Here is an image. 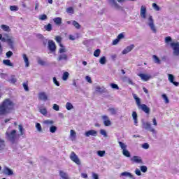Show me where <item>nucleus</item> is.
I'll return each instance as SVG.
<instances>
[{"mask_svg":"<svg viewBox=\"0 0 179 179\" xmlns=\"http://www.w3.org/2000/svg\"><path fill=\"white\" fill-rule=\"evenodd\" d=\"M140 16L143 20H145L146 24L149 26L150 29L152 30L153 33H156L157 29L156 27H155V22L153 21V17L146 13V6H141L140 9Z\"/></svg>","mask_w":179,"mask_h":179,"instance_id":"f257e3e1","label":"nucleus"},{"mask_svg":"<svg viewBox=\"0 0 179 179\" xmlns=\"http://www.w3.org/2000/svg\"><path fill=\"white\" fill-rule=\"evenodd\" d=\"M15 110V102L10 99H6L0 104V115H5Z\"/></svg>","mask_w":179,"mask_h":179,"instance_id":"f03ea898","label":"nucleus"},{"mask_svg":"<svg viewBox=\"0 0 179 179\" xmlns=\"http://www.w3.org/2000/svg\"><path fill=\"white\" fill-rule=\"evenodd\" d=\"M6 138L8 141L11 142V143H17V136L16 135V130L13 129L10 131L8 129L6 132Z\"/></svg>","mask_w":179,"mask_h":179,"instance_id":"7ed1b4c3","label":"nucleus"},{"mask_svg":"<svg viewBox=\"0 0 179 179\" xmlns=\"http://www.w3.org/2000/svg\"><path fill=\"white\" fill-rule=\"evenodd\" d=\"M120 148L122 150V155H124L126 157H131V153L128 150H127V145L123 142L118 141Z\"/></svg>","mask_w":179,"mask_h":179,"instance_id":"20e7f679","label":"nucleus"},{"mask_svg":"<svg viewBox=\"0 0 179 179\" xmlns=\"http://www.w3.org/2000/svg\"><path fill=\"white\" fill-rule=\"evenodd\" d=\"M171 47L173 50V55H175L176 57H178V55H179V42L171 43Z\"/></svg>","mask_w":179,"mask_h":179,"instance_id":"39448f33","label":"nucleus"},{"mask_svg":"<svg viewBox=\"0 0 179 179\" xmlns=\"http://www.w3.org/2000/svg\"><path fill=\"white\" fill-rule=\"evenodd\" d=\"M117 1L120 3H122V2H125V0H109L110 3L112 5L113 8L115 9H121V6L117 3Z\"/></svg>","mask_w":179,"mask_h":179,"instance_id":"423d86ee","label":"nucleus"},{"mask_svg":"<svg viewBox=\"0 0 179 179\" xmlns=\"http://www.w3.org/2000/svg\"><path fill=\"white\" fill-rule=\"evenodd\" d=\"M38 99L41 101H48V95H47L45 92H41L38 94Z\"/></svg>","mask_w":179,"mask_h":179,"instance_id":"0eeeda50","label":"nucleus"},{"mask_svg":"<svg viewBox=\"0 0 179 179\" xmlns=\"http://www.w3.org/2000/svg\"><path fill=\"white\" fill-rule=\"evenodd\" d=\"M143 128H144V129H147V131H150V132H152V134L156 133L155 129L152 127V125L148 122H143Z\"/></svg>","mask_w":179,"mask_h":179,"instance_id":"6e6552de","label":"nucleus"},{"mask_svg":"<svg viewBox=\"0 0 179 179\" xmlns=\"http://www.w3.org/2000/svg\"><path fill=\"white\" fill-rule=\"evenodd\" d=\"M70 159H71V160H72V162L76 163V164H78V166H80V159H79V157H78V155H76L74 152H72L71 153Z\"/></svg>","mask_w":179,"mask_h":179,"instance_id":"1a4fd4ad","label":"nucleus"},{"mask_svg":"<svg viewBox=\"0 0 179 179\" xmlns=\"http://www.w3.org/2000/svg\"><path fill=\"white\" fill-rule=\"evenodd\" d=\"M101 118L103 121V125L105 127H110L111 125V120H110V118L107 115H102Z\"/></svg>","mask_w":179,"mask_h":179,"instance_id":"9d476101","label":"nucleus"},{"mask_svg":"<svg viewBox=\"0 0 179 179\" xmlns=\"http://www.w3.org/2000/svg\"><path fill=\"white\" fill-rule=\"evenodd\" d=\"M85 136H87V138H89V136H97V131L91 129L86 131L85 133Z\"/></svg>","mask_w":179,"mask_h":179,"instance_id":"9b49d317","label":"nucleus"},{"mask_svg":"<svg viewBox=\"0 0 179 179\" xmlns=\"http://www.w3.org/2000/svg\"><path fill=\"white\" fill-rule=\"evenodd\" d=\"M139 78H141V80H143V82H148L149 79H150L151 76L149 74H145V73H140L138 75Z\"/></svg>","mask_w":179,"mask_h":179,"instance_id":"f8f14e48","label":"nucleus"},{"mask_svg":"<svg viewBox=\"0 0 179 179\" xmlns=\"http://www.w3.org/2000/svg\"><path fill=\"white\" fill-rule=\"evenodd\" d=\"M3 173L6 176H13V171L8 166H5L3 169Z\"/></svg>","mask_w":179,"mask_h":179,"instance_id":"ddd939ff","label":"nucleus"},{"mask_svg":"<svg viewBox=\"0 0 179 179\" xmlns=\"http://www.w3.org/2000/svg\"><path fill=\"white\" fill-rule=\"evenodd\" d=\"M168 80H169L171 83H173L174 86H178L179 85L178 82L174 81V76L173 74H168Z\"/></svg>","mask_w":179,"mask_h":179,"instance_id":"4468645a","label":"nucleus"},{"mask_svg":"<svg viewBox=\"0 0 179 179\" xmlns=\"http://www.w3.org/2000/svg\"><path fill=\"white\" fill-rule=\"evenodd\" d=\"M48 48L52 52L55 51V49H56L55 43L54 41L50 40L48 41Z\"/></svg>","mask_w":179,"mask_h":179,"instance_id":"2eb2a0df","label":"nucleus"},{"mask_svg":"<svg viewBox=\"0 0 179 179\" xmlns=\"http://www.w3.org/2000/svg\"><path fill=\"white\" fill-rule=\"evenodd\" d=\"M120 177H128L129 178H131V179H136L135 176H134V175H132V173H131L129 172H127V171L122 173L120 174Z\"/></svg>","mask_w":179,"mask_h":179,"instance_id":"dca6fc26","label":"nucleus"},{"mask_svg":"<svg viewBox=\"0 0 179 179\" xmlns=\"http://www.w3.org/2000/svg\"><path fill=\"white\" fill-rule=\"evenodd\" d=\"M138 108H141V110H142V111H144L145 114H149V113H150V108H149V107H148V106H146L145 104H141V106Z\"/></svg>","mask_w":179,"mask_h":179,"instance_id":"f3484780","label":"nucleus"},{"mask_svg":"<svg viewBox=\"0 0 179 179\" xmlns=\"http://www.w3.org/2000/svg\"><path fill=\"white\" fill-rule=\"evenodd\" d=\"M135 45H130L129 46H127L122 52V54H128V52H131L132 50H134Z\"/></svg>","mask_w":179,"mask_h":179,"instance_id":"a211bd4d","label":"nucleus"},{"mask_svg":"<svg viewBox=\"0 0 179 179\" xmlns=\"http://www.w3.org/2000/svg\"><path fill=\"white\" fill-rule=\"evenodd\" d=\"M57 61H68V55L64 53L59 55Z\"/></svg>","mask_w":179,"mask_h":179,"instance_id":"6ab92c4d","label":"nucleus"},{"mask_svg":"<svg viewBox=\"0 0 179 179\" xmlns=\"http://www.w3.org/2000/svg\"><path fill=\"white\" fill-rule=\"evenodd\" d=\"M59 174L61 178H62V179H69V176H68V173H66L64 171H59Z\"/></svg>","mask_w":179,"mask_h":179,"instance_id":"aec40b11","label":"nucleus"},{"mask_svg":"<svg viewBox=\"0 0 179 179\" xmlns=\"http://www.w3.org/2000/svg\"><path fill=\"white\" fill-rule=\"evenodd\" d=\"M106 88L104 87L96 86L95 87V92L97 93H104L106 91Z\"/></svg>","mask_w":179,"mask_h":179,"instance_id":"412c9836","label":"nucleus"},{"mask_svg":"<svg viewBox=\"0 0 179 179\" xmlns=\"http://www.w3.org/2000/svg\"><path fill=\"white\" fill-rule=\"evenodd\" d=\"M38 110L41 114H42L43 115H47V113H48L47 108L43 107V106H38Z\"/></svg>","mask_w":179,"mask_h":179,"instance_id":"4be33fe9","label":"nucleus"},{"mask_svg":"<svg viewBox=\"0 0 179 179\" xmlns=\"http://www.w3.org/2000/svg\"><path fill=\"white\" fill-rule=\"evenodd\" d=\"M22 58L24 59V62L25 63V66L27 68H29L30 63L29 62V57H27V55H26V54H24L22 55Z\"/></svg>","mask_w":179,"mask_h":179,"instance_id":"5701e85b","label":"nucleus"},{"mask_svg":"<svg viewBox=\"0 0 179 179\" xmlns=\"http://www.w3.org/2000/svg\"><path fill=\"white\" fill-rule=\"evenodd\" d=\"M53 22L57 24V26H59L62 24V18L57 17L53 19Z\"/></svg>","mask_w":179,"mask_h":179,"instance_id":"b1692460","label":"nucleus"},{"mask_svg":"<svg viewBox=\"0 0 179 179\" xmlns=\"http://www.w3.org/2000/svg\"><path fill=\"white\" fill-rule=\"evenodd\" d=\"M131 162H134V163H142V159L138 156H134L131 158Z\"/></svg>","mask_w":179,"mask_h":179,"instance_id":"393cba45","label":"nucleus"},{"mask_svg":"<svg viewBox=\"0 0 179 179\" xmlns=\"http://www.w3.org/2000/svg\"><path fill=\"white\" fill-rule=\"evenodd\" d=\"M1 29L3 31H6L7 33H9L10 31V28L9 27V26H8L6 24H1Z\"/></svg>","mask_w":179,"mask_h":179,"instance_id":"a878e982","label":"nucleus"},{"mask_svg":"<svg viewBox=\"0 0 179 179\" xmlns=\"http://www.w3.org/2000/svg\"><path fill=\"white\" fill-rule=\"evenodd\" d=\"M36 61L39 65H41V66H44V65H45V62L41 57H37Z\"/></svg>","mask_w":179,"mask_h":179,"instance_id":"bb28decb","label":"nucleus"},{"mask_svg":"<svg viewBox=\"0 0 179 179\" xmlns=\"http://www.w3.org/2000/svg\"><path fill=\"white\" fill-rule=\"evenodd\" d=\"M3 64H4V65H6L7 66H13V64H12L10 62V60L9 59H4L3 61Z\"/></svg>","mask_w":179,"mask_h":179,"instance_id":"cd10ccee","label":"nucleus"},{"mask_svg":"<svg viewBox=\"0 0 179 179\" xmlns=\"http://www.w3.org/2000/svg\"><path fill=\"white\" fill-rule=\"evenodd\" d=\"M5 140L0 139V150H3L5 149Z\"/></svg>","mask_w":179,"mask_h":179,"instance_id":"c85d7f7f","label":"nucleus"},{"mask_svg":"<svg viewBox=\"0 0 179 179\" xmlns=\"http://www.w3.org/2000/svg\"><path fill=\"white\" fill-rule=\"evenodd\" d=\"M66 12H67L69 15H73V13H75V10H73V7L67 8Z\"/></svg>","mask_w":179,"mask_h":179,"instance_id":"c756f323","label":"nucleus"},{"mask_svg":"<svg viewBox=\"0 0 179 179\" xmlns=\"http://www.w3.org/2000/svg\"><path fill=\"white\" fill-rule=\"evenodd\" d=\"M106 62H107V59H106V57L103 56V57L100 58L99 63L101 65H106Z\"/></svg>","mask_w":179,"mask_h":179,"instance_id":"7c9ffc66","label":"nucleus"},{"mask_svg":"<svg viewBox=\"0 0 179 179\" xmlns=\"http://www.w3.org/2000/svg\"><path fill=\"white\" fill-rule=\"evenodd\" d=\"M162 98L164 101L165 104H169V103H170V100H169V97H167L166 94H162Z\"/></svg>","mask_w":179,"mask_h":179,"instance_id":"2f4dec72","label":"nucleus"},{"mask_svg":"<svg viewBox=\"0 0 179 179\" xmlns=\"http://www.w3.org/2000/svg\"><path fill=\"white\" fill-rule=\"evenodd\" d=\"M66 110H71L73 108V105H72L70 102H67L66 103Z\"/></svg>","mask_w":179,"mask_h":179,"instance_id":"473e14b6","label":"nucleus"},{"mask_svg":"<svg viewBox=\"0 0 179 179\" xmlns=\"http://www.w3.org/2000/svg\"><path fill=\"white\" fill-rule=\"evenodd\" d=\"M43 124H45V125H48V127H50V125H52L54 124V121L47 120L43 122Z\"/></svg>","mask_w":179,"mask_h":179,"instance_id":"72a5a7b5","label":"nucleus"},{"mask_svg":"<svg viewBox=\"0 0 179 179\" xmlns=\"http://www.w3.org/2000/svg\"><path fill=\"white\" fill-rule=\"evenodd\" d=\"M44 27H45V30H46V31H51L52 30V25L51 24H48Z\"/></svg>","mask_w":179,"mask_h":179,"instance_id":"f704fd0d","label":"nucleus"},{"mask_svg":"<svg viewBox=\"0 0 179 179\" xmlns=\"http://www.w3.org/2000/svg\"><path fill=\"white\" fill-rule=\"evenodd\" d=\"M35 127L38 132H43V128L41 127V124L40 123H36Z\"/></svg>","mask_w":179,"mask_h":179,"instance_id":"c9c22d12","label":"nucleus"},{"mask_svg":"<svg viewBox=\"0 0 179 179\" xmlns=\"http://www.w3.org/2000/svg\"><path fill=\"white\" fill-rule=\"evenodd\" d=\"M68 78H69V73L66 71L63 73L62 80H68Z\"/></svg>","mask_w":179,"mask_h":179,"instance_id":"e433bc0d","label":"nucleus"},{"mask_svg":"<svg viewBox=\"0 0 179 179\" xmlns=\"http://www.w3.org/2000/svg\"><path fill=\"white\" fill-rule=\"evenodd\" d=\"M97 155L99 157H104V155H106L105 150H99L97 151Z\"/></svg>","mask_w":179,"mask_h":179,"instance_id":"4c0bfd02","label":"nucleus"},{"mask_svg":"<svg viewBox=\"0 0 179 179\" xmlns=\"http://www.w3.org/2000/svg\"><path fill=\"white\" fill-rule=\"evenodd\" d=\"M10 10L12 12H17V10H19V8L17 6H10Z\"/></svg>","mask_w":179,"mask_h":179,"instance_id":"58836bf2","label":"nucleus"},{"mask_svg":"<svg viewBox=\"0 0 179 179\" xmlns=\"http://www.w3.org/2000/svg\"><path fill=\"white\" fill-rule=\"evenodd\" d=\"M55 41H57V43H58V44H59L60 47H63L62 44L61 43V41H62L61 36H56Z\"/></svg>","mask_w":179,"mask_h":179,"instance_id":"ea45409f","label":"nucleus"},{"mask_svg":"<svg viewBox=\"0 0 179 179\" xmlns=\"http://www.w3.org/2000/svg\"><path fill=\"white\" fill-rule=\"evenodd\" d=\"M70 137L73 139H75L76 138V132L74 130L70 131Z\"/></svg>","mask_w":179,"mask_h":179,"instance_id":"a19ab883","label":"nucleus"},{"mask_svg":"<svg viewBox=\"0 0 179 179\" xmlns=\"http://www.w3.org/2000/svg\"><path fill=\"white\" fill-rule=\"evenodd\" d=\"M100 52H101V51L100 50V49H96L94 52V57H96V58L100 57Z\"/></svg>","mask_w":179,"mask_h":179,"instance_id":"79ce46f5","label":"nucleus"},{"mask_svg":"<svg viewBox=\"0 0 179 179\" xmlns=\"http://www.w3.org/2000/svg\"><path fill=\"white\" fill-rule=\"evenodd\" d=\"M38 19L39 20H47L48 19L47 15L45 14L40 15L38 16Z\"/></svg>","mask_w":179,"mask_h":179,"instance_id":"37998d69","label":"nucleus"},{"mask_svg":"<svg viewBox=\"0 0 179 179\" xmlns=\"http://www.w3.org/2000/svg\"><path fill=\"white\" fill-rule=\"evenodd\" d=\"M50 132H51V134H55V132H57V127L51 126L50 127Z\"/></svg>","mask_w":179,"mask_h":179,"instance_id":"c03bdc74","label":"nucleus"},{"mask_svg":"<svg viewBox=\"0 0 179 179\" xmlns=\"http://www.w3.org/2000/svg\"><path fill=\"white\" fill-rule=\"evenodd\" d=\"M110 86L112 89H115L116 90H120V87H118V85L115 84V83H110Z\"/></svg>","mask_w":179,"mask_h":179,"instance_id":"a18cd8bd","label":"nucleus"},{"mask_svg":"<svg viewBox=\"0 0 179 179\" xmlns=\"http://www.w3.org/2000/svg\"><path fill=\"white\" fill-rule=\"evenodd\" d=\"M140 169L142 173H146V171H148V166L143 165L140 167Z\"/></svg>","mask_w":179,"mask_h":179,"instance_id":"49530a36","label":"nucleus"},{"mask_svg":"<svg viewBox=\"0 0 179 179\" xmlns=\"http://www.w3.org/2000/svg\"><path fill=\"white\" fill-rule=\"evenodd\" d=\"M72 24H73V26H74L76 27V29H80V24H79V23L78 22L73 21Z\"/></svg>","mask_w":179,"mask_h":179,"instance_id":"de8ad7c7","label":"nucleus"},{"mask_svg":"<svg viewBox=\"0 0 179 179\" xmlns=\"http://www.w3.org/2000/svg\"><path fill=\"white\" fill-rule=\"evenodd\" d=\"M108 111L112 115H115V114H117V110L115 108H109Z\"/></svg>","mask_w":179,"mask_h":179,"instance_id":"09e8293b","label":"nucleus"},{"mask_svg":"<svg viewBox=\"0 0 179 179\" xmlns=\"http://www.w3.org/2000/svg\"><path fill=\"white\" fill-rule=\"evenodd\" d=\"M18 129L20 131V135H23V131H24V129L23 128V126L22 124H19Z\"/></svg>","mask_w":179,"mask_h":179,"instance_id":"8fccbe9b","label":"nucleus"},{"mask_svg":"<svg viewBox=\"0 0 179 179\" xmlns=\"http://www.w3.org/2000/svg\"><path fill=\"white\" fill-rule=\"evenodd\" d=\"M100 134H101V135H103V136H104V138H107V136H108L107 131H106V130H104V129H101Z\"/></svg>","mask_w":179,"mask_h":179,"instance_id":"3c124183","label":"nucleus"},{"mask_svg":"<svg viewBox=\"0 0 179 179\" xmlns=\"http://www.w3.org/2000/svg\"><path fill=\"white\" fill-rule=\"evenodd\" d=\"M22 86H23L25 92H29V85H27V83H24L22 84Z\"/></svg>","mask_w":179,"mask_h":179,"instance_id":"603ef678","label":"nucleus"},{"mask_svg":"<svg viewBox=\"0 0 179 179\" xmlns=\"http://www.w3.org/2000/svg\"><path fill=\"white\" fill-rule=\"evenodd\" d=\"M171 41H172L171 37L167 36L165 38V43L166 44H169V43H171Z\"/></svg>","mask_w":179,"mask_h":179,"instance_id":"864d4df0","label":"nucleus"},{"mask_svg":"<svg viewBox=\"0 0 179 179\" xmlns=\"http://www.w3.org/2000/svg\"><path fill=\"white\" fill-rule=\"evenodd\" d=\"M59 54H64V52H66V49L65 48L61 47V48L59 50Z\"/></svg>","mask_w":179,"mask_h":179,"instance_id":"5fc2aeb1","label":"nucleus"},{"mask_svg":"<svg viewBox=\"0 0 179 179\" xmlns=\"http://www.w3.org/2000/svg\"><path fill=\"white\" fill-rule=\"evenodd\" d=\"M10 83H16V82H17V80L16 79V78H15V76H12L10 79Z\"/></svg>","mask_w":179,"mask_h":179,"instance_id":"6e6d98bb","label":"nucleus"},{"mask_svg":"<svg viewBox=\"0 0 179 179\" xmlns=\"http://www.w3.org/2000/svg\"><path fill=\"white\" fill-rule=\"evenodd\" d=\"M53 83H54V85H55L56 86L60 85L59 82H58V80H57V78H55V77L53 78Z\"/></svg>","mask_w":179,"mask_h":179,"instance_id":"4d7b16f0","label":"nucleus"},{"mask_svg":"<svg viewBox=\"0 0 179 179\" xmlns=\"http://www.w3.org/2000/svg\"><path fill=\"white\" fill-rule=\"evenodd\" d=\"M53 110H55V111H59V106L56 103L53 104Z\"/></svg>","mask_w":179,"mask_h":179,"instance_id":"13d9d810","label":"nucleus"},{"mask_svg":"<svg viewBox=\"0 0 179 179\" xmlns=\"http://www.w3.org/2000/svg\"><path fill=\"white\" fill-rule=\"evenodd\" d=\"M136 103L138 108L142 106V104H141V99H139V98L136 99Z\"/></svg>","mask_w":179,"mask_h":179,"instance_id":"bf43d9fd","label":"nucleus"},{"mask_svg":"<svg viewBox=\"0 0 179 179\" xmlns=\"http://www.w3.org/2000/svg\"><path fill=\"white\" fill-rule=\"evenodd\" d=\"M141 148H143V149H149V144L148 143H143Z\"/></svg>","mask_w":179,"mask_h":179,"instance_id":"052dcab7","label":"nucleus"},{"mask_svg":"<svg viewBox=\"0 0 179 179\" xmlns=\"http://www.w3.org/2000/svg\"><path fill=\"white\" fill-rule=\"evenodd\" d=\"M7 58H10V57H12V55H13V52H12V51H8L6 52V54Z\"/></svg>","mask_w":179,"mask_h":179,"instance_id":"680f3d73","label":"nucleus"},{"mask_svg":"<svg viewBox=\"0 0 179 179\" xmlns=\"http://www.w3.org/2000/svg\"><path fill=\"white\" fill-rule=\"evenodd\" d=\"M135 174H136V176H142V173L141 172V170H139L138 169H136Z\"/></svg>","mask_w":179,"mask_h":179,"instance_id":"e2e57ef3","label":"nucleus"},{"mask_svg":"<svg viewBox=\"0 0 179 179\" xmlns=\"http://www.w3.org/2000/svg\"><path fill=\"white\" fill-rule=\"evenodd\" d=\"M92 178L93 179H99V175L94 172L92 173Z\"/></svg>","mask_w":179,"mask_h":179,"instance_id":"0e129e2a","label":"nucleus"},{"mask_svg":"<svg viewBox=\"0 0 179 179\" xmlns=\"http://www.w3.org/2000/svg\"><path fill=\"white\" fill-rule=\"evenodd\" d=\"M132 117H133V120H136L138 118V114L136 113V112L132 113Z\"/></svg>","mask_w":179,"mask_h":179,"instance_id":"69168bd1","label":"nucleus"},{"mask_svg":"<svg viewBox=\"0 0 179 179\" xmlns=\"http://www.w3.org/2000/svg\"><path fill=\"white\" fill-rule=\"evenodd\" d=\"M85 79H86L87 82H88V83H92V78L89 76H87L85 77Z\"/></svg>","mask_w":179,"mask_h":179,"instance_id":"338daca9","label":"nucleus"},{"mask_svg":"<svg viewBox=\"0 0 179 179\" xmlns=\"http://www.w3.org/2000/svg\"><path fill=\"white\" fill-rule=\"evenodd\" d=\"M122 38H124V34H120L117 36V40H121V39H122Z\"/></svg>","mask_w":179,"mask_h":179,"instance_id":"774afa93","label":"nucleus"}]
</instances>
